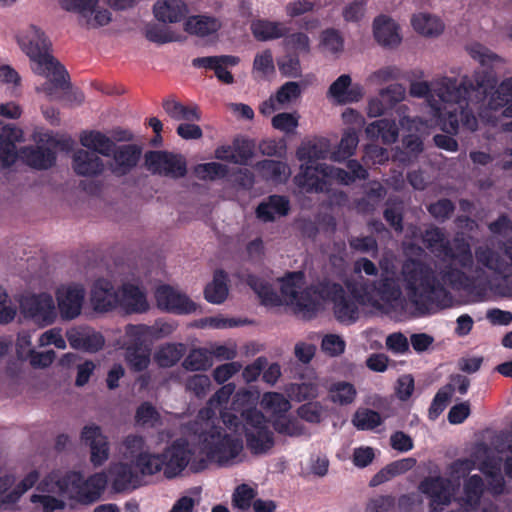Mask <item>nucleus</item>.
Instances as JSON below:
<instances>
[{"instance_id":"nucleus-1","label":"nucleus","mask_w":512,"mask_h":512,"mask_svg":"<svg viewBox=\"0 0 512 512\" xmlns=\"http://www.w3.org/2000/svg\"><path fill=\"white\" fill-rule=\"evenodd\" d=\"M168 435L159 433L145 440L139 435H128L122 441L120 453L133 465L113 463L109 475L116 491L135 489L143 484V477L160 472L167 479H173L189 468L192 472L205 470L210 463L229 465L236 462L241 454L238 438L226 435L217 429H210L201 437L202 450L196 452L183 439L173 441L162 452H158Z\"/></svg>"},{"instance_id":"nucleus-2","label":"nucleus","mask_w":512,"mask_h":512,"mask_svg":"<svg viewBox=\"0 0 512 512\" xmlns=\"http://www.w3.org/2000/svg\"><path fill=\"white\" fill-rule=\"evenodd\" d=\"M495 77L486 71H475L472 77L465 76L459 82L455 77L438 76L428 81H415L409 93L413 97H426L436 112L444 132L457 134L460 127L474 132L478 120L468 109L467 97L475 92L481 96L477 111L482 121L494 123L499 112L512 118V76L492 86Z\"/></svg>"},{"instance_id":"nucleus-3","label":"nucleus","mask_w":512,"mask_h":512,"mask_svg":"<svg viewBox=\"0 0 512 512\" xmlns=\"http://www.w3.org/2000/svg\"><path fill=\"white\" fill-rule=\"evenodd\" d=\"M423 242L433 253L444 258L442 263L435 265V270L426 264L413 259L406 260L397 272L400 284L404 287L409 301L419 310L428 308L429 304L436 303L446 307L451 302L449 293L445 290V284L441 279V271L457 270L446 260L455 262L461 266L466 275L473 268V255L469 242L463 236H457L452 243L445 239L444 234L438 228L431 227L424 233ZM451 287H453L451 285Z\"/></svg>"},{"instance_id":"nucleus-4","label":"nucleus","mask_w":512,"mask_h":512,"mask_svg":"<svg viewBox=\"0 0 512 512\" xmlns=\"http://www.w3.org/2000/svg\"><path fill=\"white\" fill-rule=\"evenodd\" d=\"M380 278L368 282L360 275L362 272L368 276L378 273L377 266L367 258H360L354 263V272L358 279L347 283L350 296H346L343 288L333 284L328 289L334 302V315L336 319L350 325L359 319V306L376 310L398 308L403 306L404 298L400 278L397 276L396 257L392 252H385L379 260Z\"/></svg>"},{"instance_id":"nucleus-5","label":"nucleus","mask_w":512,"mask_h":512,"mask_svg":"<svg viewBox=\"0 0 512 512\" xmlns=\"http://www.w3.org/2000/svg\"><path fill=\"white\" fill-rule=\"evenodd\" d=\"M502 253L485 243L475 248L476 266L466 275L461 270L441 271V279L453 288L468 289L487 286L497 295L512 297V240L501 248Z\"/></svg>"},{"instance_id":"nucleus-6","label":"nucleus","mask_w":512,"mask_h":512,"mask_svg":"<svg viewBox=\"0 0 512 512\" xmlns=\"http://www.w3.org/2000/svg\"><path fill=\"white\" fill-rule=\"evenodd\" d=\"M329 152L328 140L324 138L305 141L297 150V158L302 162L300 172L295 177L296 184L306 191H324L328 184L338 182L349 184L355 179H365L367 171L357 161L348 163L351 173L340 168L317 164Z\"/></svg>"},{"instance_id":"nucleus-7","label":"nucleus","mask_w":512,"mask_h":512,"mask_svg":"<svg viewBox=\"0 0 512 512\" xmlns=\"http://www.w3.org/2000/svg\"><path fill=\"white\" fill-rule=\"evenodd\" d=\"M491 451L485 445L476 446L471 459L457 460L450 466V479L429 477L424 479L419 490L430 499L432 512L443 510L454 495L452 480H459L475 468L492 478L493 493L502 491L504 481L500 473V460H489Z\"/></svg>"},{"instance_id":"nucleus-8","label":"nucleus","mask_w":512,"mask_h":512,"mask_svg":"<svg viewBox=\"0 0 512 512\" xmlns=\"http://www.w3.org/2000/svg\"><path fill=\"white\" fill-rule=\"evenodd\" d=\"M20 49L30 59L32 71L46 81L36 87L49 100L61 97L68 86V74L50 52V43L34 25L21 29L16 35Z\"/></svg>"},{"instance_id":"nucleus-9","label":"nucleus","mask_w":512,"mask_h":512,"mask_svg":"<svg viewBox=\"0 0 512 512\" xmlns=\"http://www.w3.org/2000/svg\"><path fill=\"white\" fill-rule=\"evenodd\" d=\"M249 285L266 305L286 304L304 318H311L322 306L324 296L313 288H306L304 273L292 272L281 279L280 294L265 281L249 277Z\"/></svg>"},{"instance_id":"nucleus-10","label":"nucleus","mask_w":512,"mask_h":512,"mask_svg":"<svg viewBox=\"0 0 512 512\" xmlns=\"http://www.w3.org/2000/svg\"><path fill=\"white\" fill-rule=\"evenodd\" d=\"M107 484L105 472H97L86 480L80 472L55 470L49 473L39 484L43 492L67 496L83 503L97 501Z\"/></svg>"},{"instance_id":"nucleus-11","label":"nucleus","mask_w":512,"mask_h":512,"mask_svg":"<svg viewBox=\"0 0 512 512\" xmlns=\"http://www.w3.org/2000/svg\"><path fill=\"white\" fill-rule=\"evenodd\" d=\"M234 391L235 385L233 383L223 385L219 390L216 391V393L209 400V407L204 408L199 412L194 427L192 428L194 434L197 436V444L192 445L189 443V446L193 450H195L196 452H200L203 446L201 443V437L204 433L210 431V429L212 430V428L217 429L218 431H221V433H224L226 435L238 438L242 446L241 454L239 455L238 460L233 464L220 465L221 467H231L237 465L243 462L246 458L244 441L243 438L241 437V433H239L237 429L240 424L238 417L231 413L224 412L221 414V419L225 427L215 425L214 423V408H216L217 406H221L224 403H227L231 395L234 393Z\"/></svg>"},{"instance_id":"nucleus-12","label":"nucleus","mask_w":512,"mask_h":512,"mask_svg":"<svg viewBox=\"0 0 512 512\" xmlns=\"http://www.w3.org/2000/svg\"><path fill=\"white\" fill-rule=\"evenodd\" d=\"M238 432L244 434L245 443L252 455L270 453L275 445V436L269 419L257 408L243 410Z\"/></svg>"},{"instance_id":"nucleus-13","label":"nucleus","mask_w":512,"mask_h":512,"mask_svg":"<svg viewBox=\"0 0 512 512\" xmlns=\"http://www.w3.org/2000/svg\"><path fill=\"white\" fill-rule=\"evenodd\" d=\"M23 316L40 327H46L56 322L58 312L53 296L48 292L31 293L19 301Z\"/></svg>"},{"instance_id":"nucleus-14","label":"nucleus","mask_w":512,"mask_h":512,"mask_svg":"<svg viewBox=\"0 0 512 512\" xmlns=\"http://www.w3.org/2000/svg\"><path fill=\"white\" fill-rule=\"evenodd\" d=\"M424 98L426 99V102H428L427 98L426 97H424ZM427 104H429V103H427ZM428 106L431 109V114H432V118L430 120H427L424 122L419 118L411 119L406 116H403L400 119L401 127L411 133V134L405 136V138L403 140L406 151L401 152L400 155L397 156V159L400 162H403V163L410 162L412 160V158L416 157L420 152H422V149H423L422 141L420 140V138L417 135L413 134V132L428 133L429 129H431L435 126H439L442 129L436 112L430 105H428Z\"/></svg>"},{"instance_id":"nucleus-15","label":"nucleus","mask_w":512,"mask_h":512,"mask_svg":"<svg viewBox=\"0 0 512 512\" xmlns=\"http://www.w3.org/2000/svg\"><path fill=\"white\" fill-rule=\"evenodd\" d=\"M85 287L81 283L70 282L59 285L55 290L58 315L64 321H71L82 313L85 300Z\"/></svg>"},{"instance_id":"nucleus-16","label":"nucleus","mask_w":512,"mask_h":512,"mask_svg":"<svg viewBox=\"0 0 512 512\" xmlns=\"http://www.w3.org/2000/svg\"><path fill=\"white\" fill-rule=\"evenodd\" d=\"M81 443L89 449V460L94 467L104 465L110 457V443L100 426L85 425L80 433Z\"/></svg>"},{"instance_id":"nucleus-17","label":"nucleus","mask_w":512,"mask_h":512,"mask_svg":"<svg viewBox=\"0 0 512 512\" xmlns=\"http://www.w3.org/2000/svg\"><path fill=\"white\" fill-rule=\"evenodd\" d=\"M146 168L153 174L171 178L183 177L186 173V161L181 155L165 151H150L145 154Z\"/></svg>"},{"instance_id":"nucleus-18","label":"nucleus","mask_w":512,"mask_h":512,"mask_svg":"<svg viewBox=\"0 0 512 512\" xmlns=\"http://www.w3.org/2000/svg\"><path fill=\"white\" fill-rule=\"evenodd\" d=\"M365 95L364 87L360 83H353L349 74H342L329 86L326 97L336 105L357 103Z\"/></svg>"},{"instance_id":"nucleus-19","label":"nucleus","mask_w":512,"mask_h":512,"mask_svg":"<svg viewBox=\"0 0 512 512\" xmlns=\"http://www.w3.org/2000/svg\"><path fill=\"white\" fill-rule=\"evenodd\" d=\"M120 289L116 290L111 279H96L90 290V303L96 312L104 313L119 307Z\"/></svg>"},{"instance_id":"nucleus-20","label":"nucleus","mask_w":512,"mask_h":512,"mask_svg":"<svg viewBox=\"0 0 512 512\" xmlns=\"http://www.w3.org/2000/svg\"><path fill=\"white\" fill-rule=\"evenodd\" d=\"M157 307L163 311L187 314L195 311L196 305L185 294L169 286L160 285L155 290Z\"/></svg>"},{"instance_id":"nucleus-21","label":"nucleus","mask_w":512,"mask_h":512,"mask_svg":"<svg viewBox=\"0 0 512 512\" xmlns=\"http://www.w3.org/2000/svg\"><path fill=\"white\" fill-rule=\"evenodd\" d=\"M374 40L383 48L395 49L402 43L401 27L392 17L381 14L372 22Z\"/></svg>"},{"instance_id":"nucleus-22","label":"nucleus","mask_w":512,"mask_h":512,"mask_svg":"<svg viewBox=\"0 0 512 512\" xmlns=\"http://www.w3.org/2000/svg\"><path fill=\"white\" fill-rule=\"evenodd\" d=\"M119 307L129 314H141L147 312L150 305L145 290L138 283L125 281L120 287Z\"/></svg>"},{"instance_id":"nucleus-23","label":"nucleus","mask_w":512,"mask_h":512,"mask_svg":"<svg viewBox=\"0 0 512 512\" xmlns=\"http://www.w3.org/2000/svg\"><path fill=\"white\" fill-rule=\"evenodd\" d=\"M66 338L70 346L76 350L95 353L105 344L101 333L87 326L72 327L66 331Z\"/></svg>"},{"instance_id":"nucleus-24","label":"nucleus","mask_w":512,"mask_h":512,"mask_svg":"<svg viewBox=\"0 0 512 512\" xmlns=\"http://www.w3.org/2000/svg\"><path fill=\"white\" fill-rule=\"evenodd\" d=\"M111 155L112 161L109 164V169L113 174L123 176L137 165L141 156V149L133 144L115 145Z\"/></svg>"},{"instance_id":"nucleus-25","label":"nucleus","mask_w":512,"mask_h":512,"mask_svg":"<svg viewBox=\"0 0 512 512\" xmlns=\"http://www.w3.org/2000/svg\"><path fill=\"white\" fill-rule=\"evenodd\" d=\"M72 167L80 176L95 177L102 174L106 166L97 154L79 149L73 154Z\"/></svg>"},{"instance_id":"nucleus-26","label":"nucleus","mask_w":512,"mask_h":512,"mask_svg":"<svg viewBox=\"0 0 512 512\" xmlns=\"http://www.w3.org/2000/svg\"><path fill=\"white\" fill-rule=\"evenodd\" d=\"M183 26L188 34L205 38L215 35L221 29L222 21L212 15L200 14L186 18Z\"/></svg>"},{"instance_id":"nucleus-27","label":"nucleus","mask_w":512,"mask_h":512,"mask_svg":"<svg viewBox=\"0 0 512 512\" xmlns=\"http://www.w3.org/2000/svg\"><path fill=\"white\" fill-rule=\"evenodd\" d=\"M189 13V8L183 0H158L153 5L155 18L162 23H177Z\"/></svg>"},{"instance_id":"nucleus-28","label":"nucleus","mask_w":512,"mask_h":512,"mask_svg":"<svg viewBox=\"0 0 512 512\" xmlns=\"http://www.w3.org/2000/svg\"><path fill=\"white\" fill-rule=\"evenodd\" d=\"M411 26L423 37L436 38L445 30V24L440 17L427 12H419L411 17Z\"/></svg>"},{"instance_id":"nucleus-29","label":"nucleus","mask_w":512,"mask_h":512,"mask_svg":"<svg viewBox=\"0 0 512 512\" xmlns=\"http://www.w3.org/2000/svg\"><path fill=\"white\" fill-rule=\"evenodd\" d=\"M251 32L258 41H270L287 35L289 29L285 23L267 19L252 21Z\"/></svg>"},{"instance_id":"nucleus-30","label":"nucleus","mask_w":512,"mask_h":512,"mask_svg":"<svg viewBox=\"0 0 512 512\" xmlns=\"http://www.w3.org/2000/svg\"><path fill=\"white\" fill-rule=\"evenodd\" d=\"M80 143L89 152L99 153L103 156H111L114 151V141L99 131H84L80 135Z\"/></svg>"},{"instance_id":"nucleus-31","label":"nucleus","mask_w":512,"mask_h":512,"mask_svg":"<svg viewBox=\"0 0 512 512\" xmlns=\"http://www.w3.org/2000/svg\"><path fill=\"white\" fill-rule=\"evenodd\" d=\"M366 136L371 140L381 139L384 144H391L398 139L396 123L388 119H380L365 128Z\"/></svg>"},{"instance_id":"nucleus-32","label":"nucleus","mask_w":512,"mask_h":512,"mask_svg":"<svg viewBox=\"0 0 512 512\" xmlns=\"http://www.w3.org/2000/svg\"><path fill=\"white\" fill-rule=\"evenodd\" d=\"M289 202L282 196H271L268 201L259 204L256 210L257 217L269 222L275 220L276 217L284 216L288 213Z\"/></svg>"},{"instance_id":"nucleus-33","label":"nucleus","mask_w":512,"mask_h":512,"mask_svg":"<svg viewBox=\"0 0 512 512\" xmlns=\"http://www.w3.org/2000/svg\"><path fill=\"white\" fill-rule=\"evenodd\" d=\"M163 109L176 121H198L201 118L198 107L195 104L184 105L173 98L163 101Z\"/></svg>"},{"instance_id":"nucleus-34","label":"nucleus","mask_w":512,"mask_h":512,"mask_svg":"<svg viewBox=\"0 0 512 512\" xmlns=\"http://www.w3.org/2000/svg\"><path fill=\"white\" fill-rule=\"evenodd\" d=\"M320 382L316 376L310 377L301 383H291L285 387L286 394L295 401L301 402L316 398L319 394Z\"/></svg>"},{"instance_id":"nucleus-35","label":"nucleus","mask_w":512,"mask_h":512,"mask_svg":"<svg viewBox=\"0 0 512 512\" xmlns=\"http://www.w3.org/2000/svg\"><path fill=\"white\" fill-rule=\"evenodd\" d=\"M227 275L222 271H216L213 279L204 289L205 299L212 304L223 303L229 294Z\"/></svg>"},{"instance_id":"nucleus-36","label":"nucleus","mask_w":512,"mask_h":512,"mask_svg":"<svg viewBox=\"0 0 512 512\" xmlns=\"http://www.w3.org/2000/svg\"><path fill=\"white\" fill-rule=\"evenodd\" d=\"M327 392L329 400L339 406L352 404L357 396L355 386L347 381H336L331 383Z\"/></svg>"},{"instance_id":"nucleus-37","label":"nucleus","mask_w":512,"mask_h":512,"mask_svg":"<svg viewBox=\"0 0 512 512\" xmlns=\"http://www.w3.org/2000/svg\"><path fill=\"white\" fill-rule=\"evenodd\" d=\"M261 407L270 413L272 421L291 409L290 401L281 393L266 392L260 401Z\"/></svg>"},{"instance_id":"nucleus-38","label":"nucleus","mask_w":512,"mask_h":512,"mask_svg":"<svg viewBox=\"0 0 512 512\" xmlns=\"http://www.w3.org/2000/svg\"><path fill=\"white\" fill-rule=\"evenodd\" d=\"M21 157L31 167L47 169L55 162V154L49 149L25 148L21 151Z\"/></svg>"},{"instance_id":"nucleus-39","label":"nucleus","mask_w":512,"mask_h":512,"mask_svg":"<svg viewBox=\"0 0 512 512\" xmlns=\"http://www.w3.org/2000/svg\"><path fill=\"white\" fill-rule=\"evenodd\" d=\"M467 51L471 58L477 61L483 67H498L505 64V59L497 55L489 48L480 43H472L467 47Z\"/></svg>"},{"instance_id":"nucleus-40","label":"nucleus","mask_w":512,"mask_h":512,"mask_svg":"<svg viewBox=\"0 0 512 512\" xmlns=\"http://www.w3.org/2000/svg\"><path fill=\"white\" fill-rule=\"evenodd\" d=\"M416 464V460L414 458H404L398 461H395L380 472H378L371 480V485L376 486L385 481L390 480L394 476L403 474L408 470L412 469Z\"/></svg>"},{"instance_id":"nucleus-41","label":"nucleus","mask_w":512,"mask_h":512,"mask_svg":"<svg viewBox=\"0 0 512 512\" xmlns=\"http://www.w3.org/2000/svg\"><path fill=\"white\" fill-rule=\"evenodd\" d=\"M258 169L264 178L274 182H284L291 175L289 166L281 161L264 160L258 164Z\"/></svg>"},{"instance_id":"nucleus-42","label":"nucleus","mask_w":512,"mask_h":512,"mask_svg":"<svg viewBox=\"0 0 512 512\" xmlns=\"http://www.w3.org/2000/svg\"><path fill=\"white\" fill-rule=\"evenodd\" d=\"M184 352V345L168 343L157 349L154 360L161 367H171L182 358Z\"/></svg>"},{"instance_id":"nucleus-43","label":"nucleus","mask_w":512,"mask_h":512,"mask_svg":"<svg viewBox=\"0 0 512 512\" xmlns=\"http://www.w3.org/2000/svg\"><path fill=\"white\" fill-rule=\"evenodd\" d=\"M213 365L208 348L193 349L183 362V367L189 371H206Z\"/></svg>"},{"instance_id":"nucleus-44","label":"nucleus","mask_w":512,"mask_h":512,"mask_svg":"<svg viewBox=\"0 0 512 512\" xmlns=\"http://www.w3.org/2000/svg\"><path fill=\"white\" fill-rule=\"evenodd\" d=\"M40 474L37 470L33 469L29 471L19 483L10 490L4 498V502L7 504H15L20 498L31 489L39 480Z\"/></svg>"},{"instance_id":"nucleus-45","label":"nucleus","mask_w":512,"mask_h":512,"mask_svg":"<svg viewBox=\"0 0 512 512\" xmlns=\"http://www.w3.org/2000/svg\"><path fill=\"white\" fill-rule=\"evenodd\" d=\"M382 417L374 410L358 409L352 419L353 425L359 430H373L382 424Z\"/></svg>"},{"instance_id":"nucleus-46","label":"nucleus","mask_w":512,"mask_h":512,"mask_svg":"<svg viewBox=\"0 0 512 512\" xmlns=\"http://www.w3.org/2000/svg\"><path fill=\"white\" fill-rule=\"evenodd\" d=\"M359 139L354 129H347L339 143L337 150L333 153V159L342 161L352 156L358 146Z\"/></svg>"},{"instance_id":"nucleus-47","label":"nucleus","mask_w":512,"mask_h":512,"mask_svg":"<svg viewBox=\"0 0 512 512\" xmlns=\"http://www.w3.org/2000/svg\"><path fill=\"white\" fill-rule=\"evenodd\" d=\"M125 359L131 369L135 371H142L146 369L150 363V349L127 346Z\"/></svg>"},{"instance_id":"nucleus-48","label":"nucleus","mask_w":512,"mask_h":512,"mask_svg":"<svg viewBox=\"0 0 512 512\" xmlns=\"http://www.w3.org/2000/svg\"><path fill=\"white\" fill-rule=\"evenodd\" d=\"M150 326L139 324V325H128L125 330L126 345L133 347H142V344L153 340Z\"/></svg>"},{"instance_id":"nucleus-49","label":"nucleus","mask_w":512,"mask_h":512,"mask_svg":"<svg viewBox=\"0 0 512 512\" xmlns=\"http://www.w3.org/2000/svg\"><path fill=\"white\" fill-rule=\"evenodd\" d=\"M228 173V167L218 162L198 164L194 167V174L201 180H216L223 178Z\"/></svg>"},{"instance_id":"nucleus-50","label":"nucleus","mask_w":512,"mask_h":512,"mask_svg":"<svg viewBox=\"0 0 512 512\" xmlns=\"http://www.w3.org/2000/svg\"><path fill=\"white\" fill-rule=\"evenodd\" d=\"M257 495V491L247 484L239 485L233 495L232 504L241 511H248L253 504V500Z\"/></svg>"},{"instance_id":"nucleus-51","label":"nucleus","mask_w":512,"mask_h":512,"mask_svg":"<svg viewBox=\"0 0 512 512\" xmlns=\"http://www.w3.org/2000/svg\"><path fill=\"white\" fill-rule=\"evenodd\" d=\"M325 6L320 0H293L286 4L285 11L289 17H297L307 12L317 11Z\"/></svg>"},{"instance_id":"nucleus-52","label":"nucleus","mask_w":512,"mask_h":512,"mask_svg":"<svg viewBox=\"0 0 512 512\" xmlns=\"http://www.w3.org/2000/svg\"><path fill=\"white\" fill-rule=\"evenodd\" d=\"M273 427L279 434L287 436H299L304 433V429L298 420L288 417L285 414L275 418L272 421Z\"/></svg>"},{"instance_id":"nucleus-53","label":"nucleus","mask_w":512,"mask_h":512,"mask_svg":"<svg viewBox=\"0 0 512 512\" xmlns=\"http://www.w3.org/2000/svg\"><path fill=\"white\" fill-rule=\"evenodd\" d=\"M98 0H60V6L62 9L68 12L77 13L81 21L86 16L94 13V8L97 7Z\"/></svg>"},{"instance_id":"nucleus-54","label":"nucleus","mask_w":512,"mask_h":512,"mask_svg":"<svg viewBox=\"0 0 512 512\" xmlns=\"http://www.w3.org/2000/svg\"><path fill=\"white\" fill-rule=\"evenodd\" d=\"M299 114L297 112H282L272 118L271 124L273 128L285 134H293L299 124Z\"/></svg>"},{"instance_id":"nucleus-55","label":"nucleus","mask_w":512,"mask_h":512,"mask_svg":"<svg viewBox=\"0 0 512 512\" xmlns=\"http://www.w3.org/2000/svg\"><path fill=\"white\" fill-rule=\"evenodd\" d=\"M400 76V71L396 66L381 67L366 78V84L369 86H380L391 80H396Z\"/></svg>"},{"instance_id":"nucleus-56","label":"nucleus","mask_w":512,"mask_h":512,"mask_svg":"<svg viewBox=\"0 0 512 512\" xmlns=\"http://www.w3.org/2000/svg\"><path fill=\"white\" fill-rule=\"evenodd\" d=\"M211 359H217L218 361H232L238 354V347L236 342L228 341L223 344L214 343L208 347Z\"/></svg>"},{"instance_id":"nucleus-57","label":"nucleus","mask_w":512,"mask_h":512,"mask_svg":"<svg viewBox=\"0 0 512 512\" xmlns=\"http://www.w3.org/2000/svg\"><path fill=\"white\" fill-rule=\"evenodd\" d=\"M321 46L328 53L338 54L343 50L344 40L339 31L327 29L321 34Z\"/></svg>"},{"instance_id":"nucleus-58","label":"nucleus","mask_w":512,"mask_h":512,"mask_svg":"<svg viewBox=\"0 0 512 512\" xmlns=\"http://www.w3.org/2000/svg\"><path fill=\"white\" fill-rule=\"evenodd\" d=\"M55 495L33 494L30 497V501L33 504H39L42 512L63 510L66 506L65 502L59 498V495Z\"/></svg>"},{"instance_id":"nucleus-59","label":"nucleus","mask_w":512,"mask_h":512,"mask_svg":"<svg viewBox=\"0 0 512 512\" xmlns=\"http://www.w3.org/2000/svg\"><path fill=\"white\" fill-rule=\"evenodd\" d=\"M345 348L346 342L340 335L327 334L322 338L321 349L325 354L331 357L342 355Z\"/></svg>"},{"instance_id":"nucleus-60","label":"nucleus","mask_w":512,"mask_h":512,"mask_svg":"<svg viewBox=\"0 0 512 512\" xmlns=\"http://www.w3.org/2000/svg\"><path fill=\"white\" fill-rule=\"evenodd\" d=\"M301 95V88L296 82H286L277 91L275 97L279 106L285 107L296 101Z\"/></svg>"},{"instance_id":"nucleus-61","label":"nucleus","mask_w":512,"mask_h":512,"mask_svg":"<svg viewBox=\"0 0 512 512\" xmlns=\"http://www.w3.org/2000/svg\"><path fill=\"white\" fill-rule=\"evenodd\" d=\"M253 71L262 77H266L274 73V61L270 50H264L255 56Z\"/></svg>"},{"instance_id":"nucleus-62","label":"nucleus","mask_w":512,"mask_h":512,"mask_svg":"<svg viewBox=\"0 0 512 512\" xmlns=\"http://www.w3.org/2000/svg\"><path fill=\"white\" fill-rule=\"evenodd\" d=\"M145 36L149 41L157 44H164L177 40V37L169 28L156 24L148 25L146 27Z\"/></svg>"},{"instance_id":"nucleus-63","label":"nucleus","mask_w":512,"mask_h":512,"mask_svg":"<svg viewBox=\"0 0 512 512\" xmlns=\"http://www.w3.org/2000/svg\"><path fill=\"white\" fill-rule=\"evenodd\" d=\"M258 393L250 389H240L233 398V408L242 413L243 410L256 408Z\"/></svg>"},{"instance_id":"nucleus-64","label":"nucleus","mask_w":512,"mask_h":512,"mask_svg":"<svg viewBox=\"0 0 512 512\" xmlns=\"http://www.w3.org/2000/svg\"><path fill=\"white\" fill-rule=\"evenodd\" d=\"M366 0H353L342 9V16L346 22L361 21L366 13Z\"/></svg>"}]
</instances>
